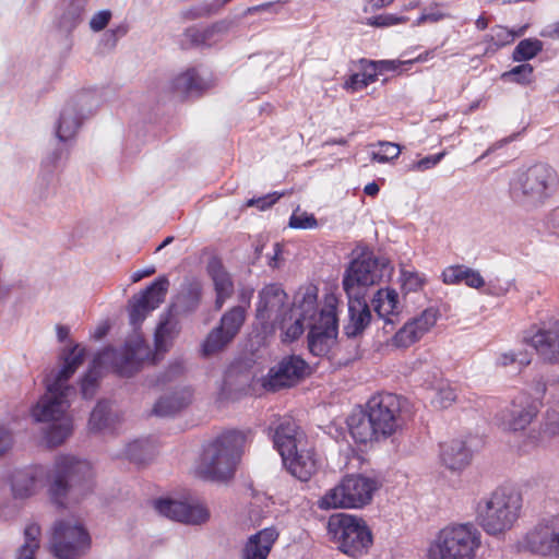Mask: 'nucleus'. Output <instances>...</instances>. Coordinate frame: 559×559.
Wrapping results in <instances>:
<instances>
[{
    "label": "nucleus",
    "instance_id": "obj_1",
    "mask_svg": "<svg viewBox=\"0 0 559 559\" xmlns=\"http://www.w3.org/2000/svg\"><path fill=\"white\" fill-rule=\"evenodd\" d=\"M48 483L51 500L63 507L67 499L78 501L93 488L91 464L69 454L56 457L49 472L43 465L14 469L10 486L14 499H27L36 495Z\"/></svg>",
    "mask_w": 559,
    "mask_h": 559
},
{
    "label": "nucleus",
    "instance_id": "obj_2",
    "mask_svg": "<svg viewBox=\"0 0 559 559\" xmlns=\"http://www.w3.org/2000/svg\"><path fill=\"white\" fill-rule=\"evenodd\" d=\"M85 349L74 345L62 354L63 365L59 370H52L45 378L46 393L32 408V416L38 423L49 424L45 439L49 447L62 444L73 431L69 396L75 390L68 384L70 378L84 361Z\"/></svg>",
    "mask_w": 559,
    "mask_h": 559
},
{
    "label": "nucleus",
    "instance_id": "obj_3",
    "mask_svg": "<svg viewBox=\"0 0 559 559\" xmlns=\"http://www.w3.org/2000/svg\"><path fill=\"white\" fill-rule=\"evenodd\" d=\"M318 314V289H299L293 306L280 284L265 285L258 294L255 318L264 330L280 329L282 341L292 343L305 332V321Z\"/></svg>",
    "mask_w": 559,
    "mask_h": 559
},
{
    "label": "nucleus",
    "instance_id": "obj_4",
    "mask_svg": "<svg viewBox=\"0 0 559 559\" xmlns=\"http://www.w3.org/2000/svg\"><path fill=\"white\" fill-rule=\"evenodd\" d=\"M151 350L139 334L129 336L120 348L107 347L96 355L86 373L80 381L81 395L85 400L94 397L98 390L100 369L110 368L121 378H131L142 370Z\"/></svg>",
    "mask_w": 559,
    "mask_h": 559
},
{
    "label": "nucleus",
    "instance_id": "obj_5",
    "mask_svg": "<svg viewBox=\"0 0 559 559\" xmlns=\"http://www.w3.org/2000/svg\"><path fill=\"white\" fill-rule=\"evenodd\" d=\"M559 187L557 170L547 163H534L513 171L508 182L511 202L525 212L545 206Z\"/></svg>",
    "mask_w": 559,
    "mask_h": 559
},
{
    "label": "nucleus",
    "instance_id": "obj_6",
    "mask_svg": "<svg viewBox=\"0 0 559 559\" xmlns=\"http://www.w3.org/2000/svg\"><path fill=\"white\" fill-rule=\"evenodd\" d=\"M246 443L241 431L230 430L218 436L203 451L198 474L209 480H227L233 477L236 464Z\"/></svg>",
    "mask_w": 559,
    "mask_h": 559
},
{
    "label": "nucleus",
    "instance_id": "obj_7",
    "mask_svg": "<svg viewBox=\"0 0 559 559\" xmlns=\"http://www.w3.org/2000/svg\"><path fill=\"white\" fill-rule=\"evenodd\" d=\"M522 496L507 488H497L481 498L476 507V520L489 535H499L512 528L520 516Z\"/></svg>",
    "mask_w": 559,
    "mask_h": 559
},
{
    "label": "nucleus",
    "instance_id": "obj_8",
    "mask_svg": "<svg viewBox=\"0 0 559 559\" xmlns=\"http://www.w3.org/2000/svg\"><path fill=\"white\" fill-rule=\"evenodd\" d=\"M480 533L472 523L442 528L429 548V559H473Z\"/></svg>",
    "mask_w": 559,
    "mask_h": 559
},
{
    "label": "nucleus",
    "instance_id": "obj_9",
    "mask_svg": "<svg viewBox=\"0 0 559 559\" xmlns=\"http://www.w3.org/2000/svg\"><path fill=\"white\" fill-rule=\"evenodd\" d=\"M328 531L338 549L353 558L362 557L372 545L370 528L364 519L356 515H332L328 522Z\"/></svg>",
    "mask_w": 559,
    "mask_h": 559
},
{
    "label": "nucleus",
    "instance_id": "obj_10",
    "mask_svg": "<svg viewBox=\"0 0 559 559\" xmlns=\"http://www.w3.org/2000/svg\"><path fill=\"white\" fill-rule=\"evenodd\" d=\"M378 483L362 475H347L318 501L321 510L361 508L368 504Z\"/></svg>",
    "mask_w": 559,
    "mask_h": 559
},
{
    "label": "nucleus",
    "instance_id": "obj_11",
    "mask_svg": "<svg viewBox=\"0 0 559 559\" xmlns=\"http://www.w3.org/2000/svg\"><path fill=\"white\" fill-rule=\"evenodd\" d=\"M392 267L384 257L362 253L353 260L343 278V288L348 298L365 297L366 289L384 277H390Z\"/></svg>",
    "mask_w": 559,
    "mask_h": 559
},
{
    "label": "nucleus",
    "instance_id": "obj_12",
    "mask_svg": "<svg viewBox=\"0 0 559 559\" xmlns=\"http://www.w3.org/2000/svg\"><path fill=\"white\" fill-rule=\"evenodd\" d=\"M86 530L71 521L56 522L50 540V551L58 559H78L90 548Z\"/></svg>",
    "mask_w": 559,
    "mask_h": 559
},
{
    "label": "nucleus",
    "instance_id": "obj_13",
    "mask_svg": "<svg viewBox=\"0 0 559 559\" xmlns=\"http://www.w3.org/2000/svg\"><path fill=\"white\" fill-rule=\"evenodd\" d=\"M247 318L243 306H234L223 313L217 326L212 329L201 345L204 358L223 352L238 335Z\"/></svg>",
    "mask_w": 559,
    "mask_h": 559
},
{
    "label": "nucleus",
    "instance_id": "obj_14",
    "mask_svg": "<svg viewBox=\"0 0 559 559\" xmlns=\"http://www.w3.org/2000/svg\"><path fill=\"white\" fill-rule=\"evenodd\" d=\"M367 411L382 439L392 436L402 426L401 397L395 394L372 396L367 403Z\"/></svg>",
    "mask_w": 559,
    "mask_h": 559
},
{
    "label": "nucleus",
    "instance_id": "obj_15",
    "mask_svg": "<svg viewBox=\"0 0 559 559\" xmlns=\"http://www.w3.org/2000/svg\"><path fill=\"white\" fill-rule=\"evenodd\" d=\"M318 322L317 314L305 321V329L309 328L308 349L317 357L329 354L337 336V317L334 309L321 310Z\"/></svg>",
    "mask_w": 559,
    "mask_h": 559
},
{
    "label": "nucleus",
    "instance_id": "obj_16",
    "mask_svg": "<svg viewBox=\"0 0 559 559\" xmlns=\"http://www.w3.org/2000/svg\"><path fill=\"white\" fill-rule=\"evenodd\" d=\"M307 369L308 364L300 356H285L262 377L261 385L269 392L292 388L305 378Z\"/></svg>",
    "mask_w": 559,
    "mask_h": 559
},
{
    "label": "nucleus",
    "instance_id": "obj_17",
    "mask_svg": "<svg viewBox=\"0 0 559 559\" xmlns=\"http://www.w3.org/2000/svg\"><path fill=\"white\" fill-rule=\"evenodd\" d=\"M532 554L559 558V513L540 520L523 538Z\"/></svg>",
    "mask_w": 559,
    "mask_h": 559
},
{
    "label": "nucleus",
    "instance_id": "obj_18",
    "mask_svg": "<svg viewBox=\"0 0 559 559\" xmlns=\"http://www.w3.org/2000/svg\"><path fill=\"white\" fill-rule=\"evenodd\" d=\"M169 282L166 277L155 280L140 294L129 300V319L134 329V334L141 335L136 329L145 320L146 316L156 309L164 300L168 290ZM132 336V334L130 335Z\"/></svg>",
    "mask_w": 559,
    "mask_h": 559
},
{
    "label": "nucleus",
    "instance_id": "obj_19",
    "mask_svg": "<svg viewBox=\"0 0 559 559\" xmlns=\"http://www.w3.org/2000/svg\"><path fill=\"white\" fill-rule=\"evenodd\" d=\"M154 506L159 514L183 524L202 525L210 520L209 509L197 500L158 499Z\"/></svg>",
    "mask_w": 559,
    "mask_h": 559
},
{
    "label": "nucleus",
    "instance_id": "obj_20",
    "mask_svg": "<svg viewBox=\"0 0 559 559\" xmlns=\"http://www.w3.org/2000/svg\"><path fill=\"white\" fill-rule=\"evenodd\" d=\"M538 413L539 408L534 402L527 399L520 403L514 401L496 415V421L503 430L516 432L524 430Z\"/></svg>",
    "mask_w": 559,
    "mask_h": 559
},
{
    "label": "nucleus",
    "instance_id": "obj_21",
    "mask_svg": "<svg viewBox=\"0 0 559 559\" xmlns=\"http://www.w3.org/2000/svg\"><path fill=\"white\" fill-rule=\"evenodd\" d=\"M537 354L550 364H559V323H543L531 335L525 336Z\"/></svg>",
    "mask_w": 559,
    "mask_h": 559
},
{
    "label": "nucleus",
    "instance_id": "obj_22",
    "mask_svg": "<svg viewBox=\"0 0 559 559\" xmlns=\"http://www.w3.org/2000/svg\"><path fill=\"white\" fill-rule=\"evenodd\" d=\"M437 310L429 308L406 322L392 337L396 347H408L423 337L437 322Z\"/></svg>",
    "mask_w": 559,
    "mask_h": 559
},
{
    "label": "nucleus",
    "instance_id": "obj_23",
    "mask_svg": "<svg viewBox=\"0 0 559 559\" xmlns=\"http://www.w3.org/2000/svg\"><path fill=\"white\" fill-rule=\"evenodd\" d=\"M273 442L281 456L308 443L305 433L292 417L278 418L274 427Z\"/></svg>",
    "mask_w": 559,
    "mask_h": 559
},
{
    "label": "nucleus",
    "instance_id": "obj_24",
    "mask_svg": "<svg viewBox=\"0 0 559 559\" xmlns=\"http://www.w3.org/2000/svg\"><path fill=\"white\" fill-rule=\"evenodd\" d=\"M282 460L287 471L301 481L309 480L318 468L314 449L308 443L282 455Z\"/></svg>",
    "mask_w": 559,
    "mask_h": 559
},
{
    "label": "nucleus",
    "instance_id": "obj_25",
    "mask_svg": "<svg viewBox=\"0 0 559 559\" xmlns=\"http://www.w3.org/2000/svg\"><path fill=\"white\" fill-rule=\"evenodd\" d=\"M206 273L213 282L216 294L215 308L219 310L226 300L234 295V281L218 257L210 258L206 264Z\"/></svg>",
    "mask_w": 559,
    "mask_h": 559
},
{
    "label": "nucleus",
    "instance_id": "obj_26",
    "mask_svg": "<svg viewBox=\"0 0 559 559\" xmlns=\"http://www.w3.org/2000/svg\"><path fill=\"white\" fill-rule=\"evenodd\" d=\"M371 302L373 310L384 322L383 330L386 333L391 332L395 323L399 322V314L401 312L399 294L395 289L380 288L373 296Z\"/></svg>",
    "mask_w": 559,
    "mask_h": 559
},
{
    "label": "nucleus",
    "instance_id": "obj_27",
    "mask_svg": "<svg viewBox=\"0 0 559 559\" xmlns=\"http://www.w3.org/2000/svg\"><path fill=\"white\" fill-rule=\"evenodd\" d=\"M440 461L443 466L452 472H460L469 465L472 451L465 441L453 439L440 444Z\"/></svg>",
    "mask_w": 559,
    "mask_h": 559
},
{
    "label": "nucleus",
    "instance_id": "obj_28",
    "mask_svg": "<svg viewBox=\"0 0 559 559\" xmlns=\"http://www.w3.org/2000/svg\"><path fill=\"white\" fill-rule=\"evenodd\" d=\"M84 99L85 96H81L76 100L67 103L63 107L56 128V136L60 142H67L76 134L83 118L82 112L79 110V105Z\"/></svg>",
    "mask_w": 559,
    "mask_h": 559
},
{
    "label": "nucleus",
    "instance_id": "obj_29",
    "mask_svg": "<svg viewBox=\"0 0 559 559\" xmlns=\"http://www.w3.org/2000/svg\"><path fill=\"white\" fill-rule=\"evenodd\" d=\"M349 321L344 326V333L347 337H357L362 334L370 324L372 314L365 297L348 298Z\"/></svg>",
    "mask_w": 559,
    "mask_h": 559
},
{
    "label": "nucleus",
    "instance_id": "obj_30",
    "mask_svg": "<svg viewBox=\"0 0 559 559\" xmlns=\"http://www.w3.org/2000/svg\"><path fill=\"white\" fill-rule=\"evenodd\" d=\"M278 538L275 527H266L250 536L242 550V559H266Z\"/></svg>",
    "mask_w": 559,
    "mask_h": 559
},
{
    "label": "nucleus",
    "instance_id": "obj_31",
    "mask_svg": "<svg viewBox=\"0 0 559 559\" xmlns=\"http://www.w3.org/2000/svg\"><path fill=\"white\" fill-rule=\"evenodd\" d=\"M179 332L178 321L171 313H166L160 318V321L155 331V353L151 350V356L147 358L145 362L155 364L157 361V356L160 353H165L168 348V341L174 338ZM142 338H144L141 335ZM144 343L150 346L145 340ZM151 348V347H148Z\"/></svg>",
    "mask_w": 559,
    "mask_h": 559
},
{
    "label": "nucleus",
    "instance_id": "obj_32",
    "mask_svg": "<svg viewBox=\"0 0 559 559\" xmlns=\"http://www.w3.org/2000/svg\"><path fill=\"white\" fill-rule=\"evenodd\" d=\"M192 401L190 388H181L163 395L154 405L153 414L156 416H174L186 408Z\"/></svg>",
    "mask_w": 559,
    "mask_h": 559
},
{
    "label": "nucleus",
    "instance_id": "obj_33",
    "mask_svg": "<svg viewBox=\"0 0 559 559\" xmlns=\"http://www.w3.org/2000/svg\"><path fill=\"white\" fill-rule=\"evenodd\" d=\"M347 426L353 439L358 443H367L382 439L372 424L368 411L352 414L347 418Z\"/></svg>",
    "mask_w": 559,
    "mask_h": 559
},
{
    "label": "nucleus",
    "instance_id": "obj_34",
    "mask_svg": "<svg viewBox=\"0 0 559 559\" xmlns=\"http://www.w3.org/2000/svg\"><path fill=\"white\" fill-rule=\"evenodd\" d=\"M442 281L448 285L464 283L475 289H481L485 286V280L479 271L462 264L448 266L442 272Z\"/></svg>",
    "mask_w": 559,
    "mask_h": 559
},
{
    "label": "nucleus",
    "instance_id": "obj_35",
    "mask_svg": "<svg viewBox=\"0 0 559 559\" xmlns=\"http://www.w3.org/2000/svg\"><path fill=\"white\" fill-rule=\"evenodd\" d=\"M233 25V22L222 20L207 27H189L186 31V37L195 46H210L215 41L216 35L226 34Z\"/></svg>",
    "mask_w": 559,
    "mask_h": 559
},
{
    "label": "nucleus",
    "instance_id": "obj_36",
    "mask_svg": "<svg viewBox=\"0 0 559 559\" xmlns=\"http://www.w3.org/2000/svg\"><path fill=\"white\" fill-rule=\"evenodd\" d=\"M206 87V83L199 76L194 69H188L171 81L173 91L182 96L200 94Z\"/></svg>",
    "mask_w": 559,
    "mask_h": 559
},
{
    "label": "nucleus",
    "instance_id": "obj_37",
    "mask_svg": "<svg viewBox=\"0 0 559 559\" xmlns=\"http://www.w3.org/2000/svg\"><path fill=\"white\" fill-rule=\"evenodd\" d=\"M156 454V447L151 439H139L130 442L126 448L127 457L136 464L150 462Z\"/></svg>",
    "mask_w": 559,
    "mask_h": 559
},
{
    "label": "nucleus",
    "instance_id": "obj_38",
    "mask_svg": "<svg viewBox=\"0 0 559 559\" xmlns=\"http://www.w3.org/2000/svg\"><path fill=\"white\" fill-rule=\"evenodd\" d=\"M40 527L36 523H29L24 528V543L17 549L15 559H34L39 549Z\"/></svg>",
    "mask_w": 559,
    "mask_h": 559
},
{
    "label": "nucleus",
    "instance_id": "obj_39",
    "mask_svg": "<svg viewBox=\"0 0 559 559\" xmlns=\"http://www.w3.org/2000/svg\"><path fill=\"white\" fill-rule=\"evenodd\" d=\"M519 35V33H515L504 26H493L490 29V33L484 36V43L488 44L485 53L496 52L499 48L511 44Z\"/></svg>",
    "mask_w": 559,
    "mask_h": 559
},
{
    "label": "nucleus",
    "instance_id": "obj_40",
    "mask_svg": "<svg viewBox=\"0 0 559 559\" xmlns=\"http://www.w3.org/2000/svg\"><path fill=\"white\" fill-rule=\"evenodd\" d=\"M87 0H72L61 16L60 25L68 32L74 29L84 17Z\"/></svg>",
    "mask_w": 559,
    "mask_h": 559
},
{
    "label": "nucleus",
    "instance_id": "obj_41",
    "mask_svg": "<svg viewBox=\"0 0 559 559\" xmlns=\"http://www.w3.org/2000/svg\"><path fill=\"white\" fill-rule=\"evenodd\" d=\"M202 296V285L198 281L189 282L179 296V302L185 311L198 308Z\"/></svg>",
    "mask_w": 559,
    "mask_h": 559
},
{
    "label": "nucleus",
    "instance_id": "obj_42",
    "mask_svg": "<svg viewBox=\"0 0 559 559\" xmlns=\"http://www.w3.org/2000/svg\"><path fill=\"white\" fill-rule=\"evenodd\" d=\"M110 407L109 403L105 400L98 401L96 406L91 413L88 419V428L92 431H100L109 425Z\"/></svg>",
    "mask_w": 559,
    "mask_h": 559
},
{
    "label": "nucleus",
    "instance_id": "obj_43",
    "mask_svg": "<svg viewBox=\"0 0 559 559\" xmlns=\"http://www.w3.org/2000/svg\"><path fill=\"white\" fill-rule=\"evenodd\" d=\"M543 49V43L536 38L521 40L513 50L514 61H526L534 58Z\"/></svg>",
    "mask_w": 559,
    "mask_h": 559
},
{
    "label": "nucleus",
    "instance_id": "obj_44",
    "mask_svg": "<svg viewBox=\"0 0 559 559\" xmlns=\"http://www.w3.org/2000/svg\"><path fill=\"white\" fill-rule=\"evenodd\" d=\"M457 394L455 388L450 384H442L435 390L431 404L436 408H448L456 401Z\"/></svg>",
    "mask_w": 559,
    "mask_h": 559
},
{
    "label": "nucleus",
    "instance_id": "obj_45",
    "mask_svg": "<svg viewBox=\"0 0 559 559\" xmlns=\"http://www.w3.org/2000/svg\"><path fill=\"white\" fill-rule=\"evenodd\" d=\"M231 0H213L207 3H202L193 9H191L187 16L191 20L210 16L216 14L223 7H225Z\"/></svg>",
    "mask_w": 559,
    "mask_h": 559
},
{
    "label": "nucleus",
    "instance_id": "obj_46",
    "mask_svg": "<svg viewBox=\"0 0 559 559\" xmlns=\"http://www.w3.org/2000/svg\"><path fill=\"white\" fill-rule=\"evenodd\" d=\"M379 151L371 153V159L378 163H386L399 157L401 153L400 145L392 142H379Z\"/></svg>",
    "mask_w": 559,
    "mask_h": 559
},
{
    "label": "nucleus",
    "instance_id": "obj_47",
    "mask_svg": "<svg viewBox=\"0 0 559 559\" xmlns=\"http://www.w3.org/2000/svg\"><path fill=\"white\" fill-rule=\"evenodd\" d=\"M535 392L540 397L548 393L551 401L559 404V376L551 377L547 381L537 380L535 382Z\"/></svg>",
    "mask_w": 559,
    "mask_h": 559
},
{
    "label": "nucleus",
    "instance_id": "obj_48",
    "mask_svg": "<svg viewBox=\"0 0 559 559\" xmlns=\"http://www.w3.org/2000/svg\"><path fill=\"white\" fill-rule=\"evenodd\" d=\"M513 285L511 280H501L496 277L490 280L488 283L485 282L484 294L492 297H501L509 293Z\"/></svg>",
    "mask_w": 559,
    "mask_h": 559
},
{
    "label": "nucleus",
    "instance_id": "obj_49",
    "mask_svg": "<svg viewBox=\"0 0 559 559\" xmlns=\"http://www.w3.org/2000/svg\"><path fill=\"white\" fill-rule=\"evenodd\" d=\"M532 73L533 67L528 63H522L504 72L502 79L523 84L530 82Z\"/></svg>",
    "mask_w": 559,
    "mask_h": 559
},
{
    "label": "nucleus",
    "instance_id": "obj_50",
    "mask_svg": "<svg viewBox=\"0 0 559 559\" xmlns=\"http://www.w3.org/2000/svg\"><path fill=\"white\" fill-rule=\"evenodd\" d=\"M540 432L548 438L559 436V413L547 411L540 424Z\"/></svg>",
    "mask_w": 559,
    "mask_h": 559
},
{
    "label": "nucleus",
    "instance_id": "obj_51",
    "mask_svg": "<svg viewBox=\"0 0 559 559\" xmlns=\"http://www.w3.org/2000/svg\"><path fill=\"white\" fill-rule=\"evenodd\" d=\"M402 286L408 292H416L425 284V277L417 272L403 270L401 274Z\"/></svg>",
    "mask_w": 559,
    "mask_h": 559
},
{
    "label": "nucleus",
    "instance_id": "obj_52",
    "mask_svg": "<svg viewBox=\"0 0 559 559\" xmlns=\"http://www.w3.org/2000/svg\"><path fill=\"white\" fill-rule=\"evenodd\" d=\"M288 225L295 229H311L318 226V222L314 215L304 212L301 214L294 213Z\"/></svg>",
    "mask_w": 559,
    "mask_h": 559
},
{
    "label": "nucleus",
    "instance_id": "obj_53",
    "mask_svg": "<svg viewBox=\"0 0 559 559\" xmlns=\"http://www.w3.org/2000/svg\"><path fill=\"white\" fill-rule=\"evenodd\" d=\"M448 16H449L448 14L441 12L440 4L432 3L431 5H429L428 8H426L424 10V12L417 19L416 25H421L427 22L437 23Z\"/></svg>",
    "mask_w": 559,
    "mask_h": 559
},
{
    "label": "nucleus",
    "instance_id": "obj_54",
    "mask_svg": "<svg viewBox=\"0 0 559 559\" xmlns=\"http://www.w3.org/2000/svg\"><path fill=\"white\" fill-rule=\"evenodd\" d=\"M406 17L394 14H380L368 19L367 24L376 27H386L406 22Z\"/></svg>",
    "mask_w": 559,
    "mask_h": 559
},
{
    "label": "nucleus",
    "instance_id": "obj_55",
    "mask_svg": "<svg viewBox=\"0 0 559 559\" xmlns=\"http://www.w3.org/2000/svg\"><path fill=\"white\" fill-rule=\"evenodd\" d=\"M111 19V12L109 10H102L94 14L90 21V27L94 32L103 31Z\"/></svg>",
    "mask_w": 559,
    "mask_h": 559
},
{
    "label": "nucleus",
    "instance_id": "obj_56",
    "mask_svg": "<svg viewBox=\"0 0 559 559\" xmlns=\"http://www.w3.org/2000/svg\"><path fill=\"white\" fill-rule=\"evenodd\" d=\"M360 64L361 71L358 73L361 75L362 80L366 81V84L369 85L370 83L376 82L378 80V73L373 61L361 59Z\"/></svg>",
    "mask_w": 559,
    "mask_h": 559
},
{
    "label": "nucleus",
    "instance_id": "obj_57",
    "mask_svg": "<svg viewBox=\"0 0 559 559\" xmlns=\"http://www.w3.org/2000/svg\"><path fill=\"white\" fill-rule=\"evenodd\" d=\"M14 439L12 431L4 425H0V456L5 454L13 447Z\"/></svg>",
    "mask_w": 559,
    "mask_h": 559
},
{
    "label": "nucleus",
    "instance_id": "obj_58",
    "mask_svg": "<svg viewBox=\"0 0 559 559\" xmlns=\"http://www.w3.org/2000/svg\"><path fill=\"white\" fill-rule=\"evenodd\" d=\"M530 359L526 356L514 354V353H504L499 358V364L503 367H507L512 364H519L520 367L527 366L530 364Z\"/></svg>",
    "mask_w": 559,
    "mask_h": 559
},
{
    "label": "nucleus",
    "instance_id": "obj_59",
    "mask_svg": "<svg viewBox=\"0 0 559 559\" xmlns=\"http://www.w3.org/2000/svg\"><path fill=\"white\" fill-rule=\"evenodd\" d=\"M276 4H277V2H265L262 4L249 7L243 11L242 16H248V15H252L254 13H263V12H270V13L277 14L278 10L276 8Z\"/></svg>",
    "mask_w": 559,
    "mask_h": 559
},
{
    "label": "nucleus",
    "instance_id": "obj_60",
    "mask_svg": "<svg viewBox=\"0 0 559 559\" xmlns=\"http://www.w3.org/2000/svg\"><path fill=\"white\" fill-rule=\"evenodd\" d=\"M444 155L445 152H441L439 154L426 156L416 163L415 168L418 170L430 169L437 164H439L440 160L444 157Z\"/></svg>",
    "mask_w": 559,
    "mask_h": 559
},
{
    "label": "nucleus",
    "instance_id": "obj_61",
    "mask_svg": "<svg viewBox=\"0 0 559 559\" xmlns=\"http://www.w3.org/2000/svg\"><path fill=\"white\" fill-rule=\"evenodd\" d=\"M280 197H281V194H278V195L269 194V195H264V197H261L258 199H250L247 202V205L248 206H257L260 210H265V209L272 206L278 200Z\"/></svg>",
    "mask_w": 559,
    "mask_h": 559
},
{
    "label": "nucleus",
    "instance_id": "obj_62",
    "mask_svg": "<svg viewBox=\"0 0 559 559\" xmlns=\"http://www.w3.org/2000/svg\"><path fill=\"white\" fill-rule=\"evenodd\" d=\"M183 370V367L180 362H176L169 366L168 370L156 380L155 384L165 383L171 380L174 377L180 374Z\"/></svg>",
    "mask_w": 559,
    "mask_h": 559
},
{
    "label": "nucleus",
    "instance_id": "obj_63",
    "mask_svg": "<svg viewBox=\"0 0 559 559\" xmlns=\"http://www.w3.org/2000/svg\"><path fill=\"white\" fill-rule=\"evenodd\" d=\"M346 87L353 88L355 91L361 90L366 86V81L362 80L361 75L359 73H354L349 76V79L345 83Z\"/></svg>",
    "mask_w": 559,
    "mask_h": 559
},
{
    "label": "nucleus",
    "instance_id": "obj_64",
    "mask_svg": "<svg viewBox=\"0 0 559 559\" xmlns=\"http://www.w3.org/2000/svg\"><path fill=\"white\" fill-rule=\"evenodd\" d=\"M373 64H376L378 76L383 72L395 71L397 69L395 62L391 60L373 61Z\"/></svg>",
    "mask_w": 559,
    "mask_h": 559
}]
</instances>
